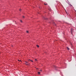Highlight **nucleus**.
Returning <instances> with one entry per match:
<instances>
[{
  "label": "nucleus",
  "instance_id": "nucleus-8",
  "mask_svg": "<svg viewBox=\"0 0 76 76\" xmlns=\"http://www.w3.org/2000/svg\"><path fill=\"white\" fill-rule=\"evenodd\" d=\"M23 18H25V16H23Z\"/></svg>",
  "mask_w": 76,
  "mask_h": 76
},
{
  "label": "nucleus",
  "instance_id": "nucleus-14",
  "mask_svg": "<svg viewBox=\"0 0 76 76\" xmlns=\"http://www.w3.org/2000/svg\"><path fill=\"white\" fill-rule=\"evenodd\" d=\"M19 61H21V60H19Z\"/></svg>",
  "mask_w": 76,
  "mask_h": 76
},
{
  "label": "nucleus",
  "instance_id": "nucleus-4",
  "mask_svg": "<svg viewBox=\"0 0 76 76\" xmlns=\"http://www.w3.org/2000/svg\"><path fill=\"white\" fill-rule=\"evenodd\" d=\"M20 22H21V23H22V22H23V21H22V20H20Z\"/></svg>",
  "mask_w": 76,
  "mask_h": 76
},
{
  "label": "nucleus",
  "instance_id": "nucleus-11",
  "mask_svg": "<svg viewBox=\"0 0 76 76\" xmlns=\"http://www.w3.org/2000/svg\"><path fill=\"white\" fill-rule=\"evenodd\" d=\"M45 4V5H47V4Z\"/></svg>",
  "mask_w": 76,
  "mask_h": 76
},
{
  "label": "nucleus",
  "instance_id": "nucleus-3",
  "mask_svg": "<svg viewBox=\"0 0 76 76\" xmlns=\"http://www.w3.org/2000/svg\"><path fill=\"white\" fill-rule=\"evenodd\" d=\"M38 74H39V75H40V72H38Z\"/></svg>",
  "mask_w": 76,
  "mask_h": 76
},
{
  "label": "nucleus",
  "instance_id": "nucleus-20",
  "mask_svg": "<svg viewBox=\"0 0 76 76\" xmlns=\"http://www.w3.org/2000/svg\"><path fill=\"white\" fill-rule=\"evenodd\" d=\"M30 60L29 59V60Z\"/></svg>",
  "mask_w": 76,
  "mask_h": 76
},
{
  "label": "nucleus",
  "instance_id": "nucleus-7",
  "mask_svg": "<svg viewBox=\"0 0 76 76\" xmlns=\"http://www.w3.org/2000/svg\"><path fill=\"white\" fill-rule=\"evenodd\" d=\"M67 50H69V48L68 47H67Z\"/></svg>",
  "mask_w": 76,
  "mask_h": 76
},
{
  "label": "nucleus",
  "instance_id": "nucleus-18",
  "mask_svg": "<svg viewBox=\"0 0 76 76\" xmlns=\"http://www.w3.org/2000/svg\"><path fill=\"white\" fill-rule=\"evenodd\" d=\"M66 12V13H67V12Z\"/></svg>",
  "mask_w": 76,
  "mask_h": 76
},
{
  "label": "nucleus",
  "instance_id": "nucleus-16",
  "mask_svg": "<svg viewBox=\"0 0 76 76\" xmlns=\"http://www.w3.org/2000/svg\"><path fill=\"white\" fill-rule=\"evenodd\" d=\"M18 61H19V59L18 60Z\"/></svg>",
  "mask_w": 76,
  "mask_h": 76
},
{
  "label": "nucleus",
  "instance_id": "nucleus-12",
  "mask_svg": "<svg viewBox=\"0 0 76 76\" xmlns=\"http://www.w3.org/2000/svg\"><path fill=\"white\" fill-rule=\"evenodd\" d=\"M37 60L36 59H35V61H37Z\"/></svg>",
  "mask_w": 76,
  "mask_h": 76
},
{
  "label": "nucleus",
  "instance_id": "nucleus-13",
  "mask_svg": "<svg viewBox=\"0 0 76 76\" xmlns=\"http://www.w3.org/2000/svg\"><path fill=\"white\" fill-rule=\"evenodd\" d=\"M31 61H32V62H33V61H32V60H30Z\"/></svg>",
  "mask_w": 76,
  "mask_h": 76
},
{
  "label": "nucleus",
  "instance_id": "nucleus-5",
  "mask_svg": "<svg viewBox=\"0 0 76 76\" xmlns=\"http://www.w3.org/2000/svg\"><path fill=\"white\" fill-rule=\"evenodd\" d=\"M28 63H26V64H27V65H28Z\"/></svg>",
  "mask_w": 76,
  "mask_h": 76
},
{
  "label": "nucleus",
  "instance_id": "nucleus-2",
  "mask_svg": "<svg viewBox=\"0 0 76 76\" xmlns=\"http://www.w3.org/2000/svg\"><path fill=\"white\" fill-rule=\"evenodd\" d=\"M37 47H38V48H39V45H37Z\"/></svg>",
  "mask_w": 76,
  "mask_h": 76
},
{
  "label": "nucleus",
  "instance_id": "nucleus-21",
  "mask_svg": "<svg viewBox=\"0 0 76 76\" xmlns=\"http://www.w3.org/2000/svg\"><path fill=\"white\" fill-rule=\"evenodd\" d=\"M37 69H38V68H37Z\"/></svg>",
  "mask_w": 76,
  "mask_h": 76
},
{
  "label": "nucleus",
  "instance_id": "nucleus-6",
  "mask_svg": "<svg viewBox=\"0 0 76 76\" xmlns=\"http://www.w3.org/2000/svg\"><path fill=\"white\" fill-rule=\"evenodd\" d=\"M19 11L20 12H21V9H20V10H19Z\"/></svg>",
  "mask_w": 76,
  "mask_h": 76
},
{
  "label": "nucleus",
  "instance_id": "nucleus-19",
  "mask_svg": "<svg viewBox=\"0 0 76 76\" xmlns=\"http://www.w3.org/2000/svg\"><path fill=\"white\" fill-rule=\"evenodd\" d=\"M15 22H16V21H15Z\"/></svg>",
  "mask_w": 76,
  "mask_h": 76
},
{
  "label": "nucleus",
  "instance_id": "nucleus-15",
  "mask_svg": "<svg viewBox=\"0 0 76 76\" xmlns=\"http://www.w3.org/2000/svg\"><path fill=\"white\" fill-rule=\"evenodd\" d=\"M45 53L46 54V53H47V52H45Z\"/></svg>",
  "mask_w": 76,
  "mask_h": 76
},
{
  "label": "nucleus",
  "instance_id": "nucleus-17",
  "mask_svg": "<svg viewBox=\"0 0 76 76\" xmlns=\"http://www.w3.org/2000/svg\"><path fill=\"white\" fill-rule=\"evenodd\" d=\"M40 71H41V72H42V70H40Z\"/></svg>",
  "mask_w": 76,
  "mask_h": 76
},
{
  "label": "nucleus",
  "instance_id": "nucleus-1",
  "mask_svg": "<svg viewBox=\"0 0 76 76\" xmlns=\"http://www.w3.org/2000/svg\"><path fill=\"white\" fill-rule=\"evenodd\" d=\"M74 31H73V28H72L71 29V34H72L73 33Z\"/></svg>",
  "mask_w": 76,
  "mask_h": 76
},
{
  "label": "nucleus",
  "instance_id": "nucleus-10",
  "mask_svg": "<svg viewBox=\"0 0 76 76\" xmlns=\"http://www.w3.org/2000/svg\"><path fill=\"white\" fill-rule=\"evenodd\" d=\"M26 63H28V62H27V61H26Z\"/></svg>",
  "mask_w": 76,
  "mask_h": 76
},
{
  "label": "nucleus",
  "instance_id": "nucleus-9",
  "mask_svg": "<svg viewBox=\"0 0 76 76\" xmlns=\"http://www.w3.org/2000/svg\"><path fill=\"white\" fill-rule=\"evenodd\" d=\"M27 33H28L29 32V31H27Z\"/></svg>",
  "mask_w": 76,
  "mask_h": 76
}]
</instances>
